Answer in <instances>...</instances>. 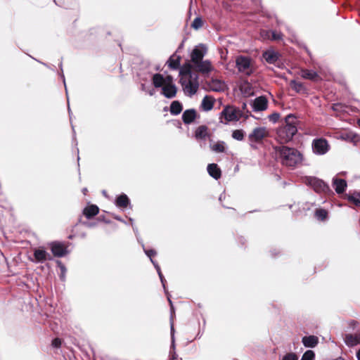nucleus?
Wrapping results in <instances>:
<instances>
[{"mask_svg":"<svg viewBox=\"0 0 360 360\" xmlns=\"http://www.w3.org/2000/svg\"><path fill=\"white\" fill-rule=\"evenodd\" d=\"M274 148L276 158L284 166L295 168L302 161V155L294 148L279 146Z\"/></svg>","mask_w":360,"mask_h":360,"instance_id":"nucleus-1","label":"nucleus"},{"mask_svg":"<svg viewBox=\"0 0 360 360\" xmlns=\"http://www.w3.org/2000/svg\"><path fill=\"white\" fill-rule=\"evenodd\" d=\"M297 117L289 114L285 117V124L277 129V139L281 143L290 141L297 132Z\"/></svg>","mask_w":360,"mask_h":360,"instance_id":"nucleus-2","label":"nucleus"},{"mask_svg":"<svg viewBox=\"0 0 360 360\" xmlns=\"http://www.w3.org/2000/svg\"><path fill=\"white\" fill-rule=\"evenodd\" d=\"M180 82L186 95L192 96L196 94L198 87V76L193 73L189 68L182 67L179 71Z\"/></svg>","mask_w":360,"mask_h":360,"instance_id":"nucleus-3","label":"nucleus"},{"mask_svg":"<svg viewBox=\"0 0 360 360\" xmlns=\"http://www.w3.org/2000/svg\"><path fill=\"white\" fill-rule=\"evenodd\" d=\"M236 67L239 72L245 75H251L255 70L253 60L245 56H238L236 58Z\"/></svg>","mask_w":360,"mask_h":360,"instance_id":"nucleus-4","label":"nucleus"},{"mask_svg":"<svg viewBox=\"0 0 360 360\" xmlns=\"http://www.w3.org/2000/svg\"><path fill=\"white\" fill-rule=\"evenodd\" d=\"M269 131L265 127H259L255 128L248 135V139L250 143H261L262 140L267 137Z\"/></svg>","mask_w":360,"mask_h":360,"instance_id":"nucleus-5","label":"nucleus"},{"mask_svg":"<svg viewBox=\"0 0 360 360\" xmlns=\"http://www.w3.org/2000/svg\"><path fill=\"white\" fill-rule=\"evenodd\" d=\"M184 67L189 68L191 70L193 69V70L202 74H209L213 70V66L211 62L208 60H202L193 65H188Z\"/></svg>","mask_w":360,"mask_h":360,"instance_id":"nucleus-6","label":"nucleus"},{"mask_svg":"<svg viewBox=\"0 0 360 360\" xmlns=\"http://www.w3.org/2000/svg\"><path fill=\"white\" fill-rule=\"evenodd\" d=\"M330 148L328 141L323 138L316 139L313 141L312 149L315 154L324 155Z\"/></svg>","mask_w":360,"mask_h":360,"instance_id":"nucleus-7","label":"nucleus"},{"mask_svg":"<svg viewBox=\"0 0 360 360\" xmlns=\"http://www.w3.org/2000/svg\"><path fill=\"white\" fill-rule=\"evenodd\" d=\"M207 53V48L203 44H199L193 49L191 53V63L193 65L202 60Z\"/></svg>","mask_w":360,"mask_h":360,"instance_id":"nucleus-8","label":"nucleus"},{"mask_svg":"<svg viewBox=\"0 0 360 360\" xmlns=\"http://www.w3.org/2000/svg\"><path fill=\"white\" fill-rule=\"evenodd\" d=\"M307 184H309L316 192H326L329 189L324 181L316 177L308 178Z\"/></svg>","mask_w":360,"mask_h":360,"instance_id":"nucleus-9","label":"nucleus"},{"mask_svg":"<svg viewBox=\"0 0 360 360\" xmlns=\"http://www.w3.org/2000/svg\"><path fill=\"white\" fill-rule=\"evenodd\" d=\"M239 112L232 107H226L221 113L226 122L237 121L239 120Z\"/></svg>","mask_w":360,"mask_h":360,"instance_id":"nucleus-10","label":"nucleus"},{"mask_svg":"<svg viewBox=\"0 0 360 360\" xmlns=\"http://www.w3.org/2000/svg\"><path fill=\"white\" fill-rule=\"evenodd\" d=\"M252 110L255 112L264 111L267 109L268 101L265 96H261L252 102Z\"/></svg>","mask_w":360,"mask_h":360,"instance_id":"nucleus-11","label":"nucleus"},{"mask_svg":"<svg viewBox=\"0 0 360 360\" xmlns=\"http://www.w3.org/2000/svg\"><path fill=\"white\" fill-rule=\"evenodd\" d=\"M51 250L55 257H62L68 253L65 245L59 242H53L50 244Z\"/></svg>","mask_w":360,"mask_h":360,"instance_id":"nucleus-12","label":"nucleus"},{"mask_svg":"<svg viewBox=\"0 0 360 360\" xmlns=\"http://www.w3.org/2000/svg\"><path fill=\"white\" fill-rule=\"evenodd\" d=\"M34 259L33 261L37 263H43L46 260L52 259V257L41 248L34 250Z\"/></svg>","mask_w":360,"mask_h":360,"instance_id":"nucleus-13","label":"nucleus"},{"mask_svg":"<svg viewBox=\"0 0 360 360\" xmlns=\"http://www.w3.org/2000/svg\"><path fill=\"white\" fill-rule=\"evenodd\" d=\"M162 94L168 98H172L176 96V87L175 84L173 83V79L172 78L170 81L166 83L165 85L162 88Z\"/></svg>","mask_w":360,"mask_h":360,"instance_id":"nucleus-14","label":"nucleus"},{"mask_svg":"<svg viewBox=\"0 0 360 360\" xmlns=\"http://www.w3.org/2000/svg\"><path fill=\"white\" fill-rule=\"evenodd\" d=\"M194 136L195 139L198 141H205L207 138L210 137V134L208 132V127L205 125H200L196 128L195 131Z\"/></svg>","mask_w":360,"mask_h":360,"instance_id":"nucleus-15","label":"nucleus"},{"mask_svg":"<svg viewBox=\"0 0 360 360\" xmlns=\"http://www.w3.org/2000/svg\"><path fill=\"white\" fill-rule=\"evenodd\" d=\"M172 79L171 76H167L166 77H164L160 74H155L153 77V84L155 86V87H163L164 85L166 84L167 82L170 81Z\"/></svg>","mask_w":360,"mask_h":360,"instance_id":"nucleus-16","label":"nucleus"},{"mask_svg":"<svg viewBox=\"0 0 360 360\" xmlns=\"http://www.w3.org/2000/svg\"><path fill=\"white\" fill-rule=\"evenodd\" d=\"M345 342L349 347H353L360 344V333L355 334H347L345 337Z\"/></svg>","mask_w":360,"mask_h":360,"instance_id":"nucleus-17","label":"nucleus"},{"mask_svg":"<svg viewBox=\"0 0 360 360\" xmlns=\"http://www.w3.org/2000/svg\"><path fill=\"white\" fill-rule=\"evenodd\" d=\"M264 59L269 64H274L279 58L278 53L274 50H268L263 53Z\"/></svg>","mask_w":360,"mask_h":360,"instance_id":"nucleus-18","label":"nucleus"},{"mask_svg":"<svg viewBox=\"0 0 360 360\" xmlns=\"http://www.w3.org/2000/svg\"><path fill=\"white\" fill-rule=\"evenodd\" d=\"M197 113L194 109L185 110L182 114V120L185 124H191L196 118Z\"/></svg>","mask_w":360,"mask_h":360,"instance_id":"nucleus-19","label":"nucleus"},{"mask_svg":"<svg viewBox=\"0 0 360 360\" xmlns=\"http://www.w3.org/2000/svg\"><path fill=\"white\" fill-rule=\"evenodd\" d=\"M333 186L338 193H342L347 187V182L344 179L333 178Z\"/></svg>","mask_w":360,"mask_h":360,"instance_id":"nucleus-20","label":"nucleus"},{"mask_svg":"<svg viewBox=\"0 0 360 360\" xmlns=\"http://www.w3.org/2000/svg\"><path fill=\"white\" fill-rule=\"evenodd\" d=\"M208 86L210 89V90L217 92L222 91L225 89L224 83L222 82L221 80L217 79H212L208 83Z\"/></svg>","mask_w":360,"mask_h":360,"instance_id":"nucleus-21","label":"nucleus"},{"mask_svg":"<svg viewBox=\"0 0 360 360\" xmlns=\"http://www.w3.org/2000/svg\"><path fill=\"white\" fill-rule=\"evenodd\" d=\"M302 342L306 347H314L319 342V338L314 335L304 336L302 338Z\"/></svg>","mask_w":360,"mask_h":360,"instance_id":"nucleus-22","label":"nucleus"},{"mask_svg":"<svg viewBox=\"0 0 360 360\" xmlns=\"http://www.w3.org/2000/svg\"><path fill=\"white\" fill-rule=\"evenodd\" d=\"M174 329L173 323H171V335H172V345L171 349L169 352V360H181V359H179L178 355L175 352V345H174Z\"/></svg>","mask_w":360,"mask_h":360,"instance_id":"nucleus-23","label":"nucleus"},{"mask_svg":"<svg viewBox=\"0 0 360 360\" xmlns=\"http://www.w3.org/2000/svg\"><path fill=\"white\" fill-rule=\"evenodd\" d=\"M207 172L209 174L215 179H218L221 176V170L217 164H209L207 166Z\"/></svg>","mask_w":360,"mask_h":360,"instance_id":"nucleus-24","label":"nucleus"},{"mask_svg":"<svg viewBox=\"0 0 360 360\" xmlns=\"http://www.w3.org/2000/svg\"><path fill=\"white\" fill-rule=\"evenodd\" d=\"M98 207L95 205H91L84 208L83 213L87 219H90L98 214Z\"/></svg>","mask_w":360,"mask_h":360,"instance_id":"nucleus-25","label":"nucleus"},{"mask_svg":"<svg viewBox=\"0 0 360 360\" xmlns=\"http://www.w3.org/2000/svg\"><path fill=\"white\" fill-rule=\"evenodd\" d=\"M210 148L215 153H224L226 150V143L224 141H219L217 142L210 143Z\"/></svg>","mask_w":360,"mask_h":360,"instance_id":"nucleus-26","label":"nucleus"},{"mask_svg":"<svg viewBox=\"0 0 360 360\" xmlns=\"http://www.w3.org/2000/svg\"><path fill=\"white\" fill-rule=\"evenodd\" d=\"M214 106V101L210 96H205L201 103V108L205 111H209L212 109Z\"/></svg>","mask_w":360,"mask_h":360,"instance_id":"nucleus-27","label":"nucleus"},{"mask_svg":"<svg viewBox=\"0 0 360 360\" xmlns=\"http://www.w3.org/2000/svg\"><path fill=\"white\" fill-rule=\"evenodd\" d=\"M129 204V200L125 194H122L116 198L115 205L118 207L125 208Z\"/></svg>","mask_w":360,"mask_h":360,"instance_id":"nucleus-28","label":"nucleus"},{"mask_svg":"<svg viewBox=\"0 0 360 360\" xmlns=\"http://www.w3.org/2000/svg\"><path fill=\"white\" fill-rule=\"evenodd\" d=\"M180 60L181 58L179 56L173 55L172 56L169 60L168 65L173 70H177L180 66Z\"/></svg>","mask_w":360,"mask_h":360,"instance_id":"nucleus-29","label":"nucleus"},{"mask_svg":"<svg viewBox=\"0 0 360 360\" xmlns=\"http://www.w3.org/2000/svg\"><path fill=\"white\" fill-rule=\"evenodd\" d=\"M182 110V105L180 102L174 101L170 105V113L174 115H179Z\"/></svg>","mask_w":360,"mask_h":360,"instance_id":"nucleus-30","label":"nucleus"},{"mask_svg":"<svg viewBox=\"0 0 360 360\" xmlns=\"http://www.w3.org/2000/svg\"><path fill=\"white\" fill-rule=\"evenodd\" d=\"M301 76L304 79H308L311 80H316V78L318 77V75L316 72L309 70H302Z\"/></svg>","mask_w":360,"mask_h":360,"instance_id":"nucleus-31","label":"nucleus"},{"mask_svg":"<svg viewBox=\"0 0 360 360\" xmlns=\"http://www.w3.org/2000/svg\"><path fill=\"white\" fill-rule=\"evenodd\" d=\"M290 87L297 93H303L305 91V88L302 83L298 82L295 80H292L290 83Z\"/></svg>","mask_w":360,"mask_h":360,"instance_id":"nucleus-32","label":"nucleus"},{"mask_svg":"<svg viewBox=\"0 0 360 360\" xmlns=\"http://www.w3.org/2000/svg\"><path fill=\"white\" fill-rule=\"evenodd\" d=\"M151 262L153 263V264L154 265L155 269L157 270V272L159 275V277L160 278V281H161V283L164 287V288H165V279L164 278V276L161 272V270H160V266L158 265V264L154 261L153 259H151Z\"/></svg>","mask_w":360,"mask_h":360,"instance_id":"nucleus-33","label":"nucleus"},{"mask_svg":"<svg viewBox=\"0 0 360 360\" xmlns=\"http://www.w3.org/2000/svg\"><path fill=\"white\" fill-rule=\"evenodd\" d=\"M151 262L153 263V264L154 265L155 269L157 270V272L159 275V277L160 278V281H161V283L164 287V288H165V279L164 278V276L161 272V270H160V266L158 265V264L154 261L153 259H151Z\"/></svg>","mask_w":360,"mask_h":360,"instance_id":"nucleus-34","label":"nucleus"},{"mask_svg":"<svg viewBox=\"0 0 360 360\" xmlns=\"http://www.w3.org/2000/svg\"><path fill=\"white\" fill-rule=\"evenodd\" d=\"M315 215L317 219L320 220H324L328 216V212L324 209H318L316 210Z\"/></svg>","mask_w":360,"mask_h":360,"instance_id":"nucleus-35","label":"nucleus"},{"mask_svg":"<svg viewBox=\"0 0 360 360\" xmlns=\"http://www.w3.org/2000/svg\"><path fill=\"white\" fill-rule=\"evenodd\" d=\"M349 200L353 202L356 206H360V191L356 192L348 197Z\"/></svg>","mask_w":360,"mask_h":360,"instance_id":"nucleus-36","label":"nucleus"},{"mask_svg":"<svg viewBox=\"0 0 360 360\" xmlns=\"http://www.w3.org/2000/svg\"><path fill=\"white\" fill-rule=\"evenodd\" d=\"M232 137L236 140L242 141L244 138V132L243 130H234L232 133Z\"/></svg>","mask_w":360,"mask_h":360,"instance_id":"nucleus-37","label":"nucleus"},{"mask_svg":"<svg viewBox=\"0 0 360 360\" xmlns=\"http://www.w3.org/2000/svg\"><path fill=\"white\" fill-rule=\"evenodd\" d=\"M202 20L200 18L198 17L194 19L191 24V27L195 30H198L202 26Z\"/></svg>","mask_w":360,"mask_h":360,"instance_id":"nucleus-38","label":"nucleus"},{"mask_svg":"<svg viewBox=\"0 0 360 360\" xmlns=\"http://www.w3.org/2000/svg\"><path fill=\"white\" fill-rule=\"evenodd\" d=\"M315 354L312 350H307L304 353L301 360H313L314 359Z\"/></svg>","mask_w":360,"mask_h":360,"instance_id":"nucleus-39","label":"nucleus"},{"mask_svg":"<svg viewBox=\"0 0 360 360\" xmlns=\"http://www.w3.org/2000/svg\"><path fill=\"white\" fill-rule=\"evenodd\" d=\"M269 120L274 123H276L280 117V114L278 112H274L268 116Z\"/></svg>","mask_w":360,"mask_h":360,"instance_id":"nucleus-40","label":"nucleus"},{"mask_svg":"<svg viewBox=\"0 0 360 360\" xmlns=\"http://www.w3.org/2000/svg\"><path fill=\"white\" fill-rule=\"evenodd\" d=\"M282 360H297V356L294 353H288L283 357Z\"/></svg>","mask_w":360,"mask_h":360,"instance_id":"nucleus-41","label":"nucleus"},{"mask_svg":"<svg viewBox=\"0 0 360 360\" xmlns=\"http://www.w3.org/2000/svg\"><path fill=\"white\" fill-rule=\"evenodd\" d=\"M144 252L146 255L150 258V259H153L152 257L156 255V252L154 250H146L144 249Z\"/></svg>","mask_w":360,"mask_h":360,"instance_id":"nucleus-42","label":"nucleus"},{"mask_svg":"<svg viewBox=\"0 0 360 360\" xmlns=\"http://www.w3.org/2000/svg\"><path fill=\"white\" fill-rule=\"evenodd\" d=\"M271 37H272L273 39L278 40V39H281L282 38V34L280 32H271Z\"/></svg>","mask_w":360,"mask_h":360,"instance_id":"nucleus-43","label":"nucleus"},{"mask_svg":"<svg viewBox=\"0 0 360 360\" xmlns=\"http://www.w3.org/2000/svg\"><path fill=\"white\" fill-rule=\"evenodd\" d=\"M61 345V340L59 339V338H55L53 341H52V345L54 347H59Z\"/></svg>","mask_w":360,"mask_h":360,"instance_id":"nucleus-44","label":"nucleus"},{"mask_svg":"<svg viewBox=\"0 0 360 360\" xmlns=\"http://www.w3.org/2000/svg\"><path fill=\"white\" fill-rule=\"evenodd\" d=\"M141 89L144 91H146L150 96H153L154 94V90L153 89L147 90L146 88V85L143 84H141Z\"/></svg>","mask_w":360,"mask_h":360,"instance_id":"nucleus-45","label":"nucleus"},{"mask_svg":"<svg viewBox=\"0 0 360 360\" xmlns=\"http://www.w3.org/2000/svg\"><path fill=\"white\" fill-rule=\"evenodd\" d=\"M356 358L358 360H360V349L356 352Z\"/></svg>","mask_w":360,"mask_h":360,"instance_id":"nucleus-46","label":"nucleus"},{"mask_svg":"<svg viewBox=\"0 0 360 360\" xmlns=\"http://www.w3.org/2000/svg\"><path fill=\"white\" fill-rule=\"evenodd\" d=\"M82 192H83V193L85 195V194H86V193L87 192V188H83Z\"/></svg>","mask_w":360,"mask_h":360,"instance_id":"nucleus-47","label":"nucleus"},{"mask_svg":"<svg viewBox=\"0 0 360 360\" xmlns=\"http://www.w3.org/2000/svg\"><path fill=\"white\" fill-rule=\"evenodd\" d=\"M168 300H169V303H170L171 307L172 308V301H171V300H170L169 298H168Z\"/></svg>","mask_w":360,"mask_h":360,"instance_id":"nucleus-48","label":"nucleus"},{"mask_svg":"<svg viewBox=\"0 0 360 360\" xmlns=\"http://www.w3.org/2000/svg\"><path fill=\"white\" fill-rule=\"evenodd\" d=\"M102 193H103V194L105 196H106V195H106V191H103V192H102Z\"/></svg>","mask_w":360,"mask_h":360,"instance_id":"nucleus-49","label":"nucleus"},{"mask_svg":"<svg viewBox=\"0 0 360 360\" xmlns=\"http://www.w3.org/2000/svg\"><path fill=\"white\" fill-rule=\"evenodd\" d=\"M61 269H62L63 271H65V267L63 266H61Z\"/></svg>","mask_w":360,"mask_h":360,"instance_id":"nucleus-50","label":"nucleus"},{"mask_svg":"<svg viewBox=\"0 0 360 360\" xmlns=\"http://www.w3.org/2000/svg\"><path fill=\"white\" fill-rule=\"evenodd\" d=\"M221 199H222V195H220L219 200H221Z\"/></svg>","mask_w":360,"mask_h":360,"instance_id":"nucleus-51","label":"nucleus"},{"mask_svg":"<svg viewBox=\"0 0 360 360\" xmlns=\"http://www.w3.org/2000/svg\"><path fill=\"white\" fill-rule=\"evenodd\" d=\"M63 77L64 78V76L63 75ZM63 82L65 83V80L63 79Z\"/></svg>","mask_w":360,"mask_h":360,"instance_id":"nucleus-52","label":"nucleus"},{"mask_svg":"<svg viewBox=\"0 0 360 360\" xmlns=\"http://www.w3.org/2000/svg\"><path fill=\"white\" fill-rule=\"evenodd\" d=\"M359 126H360V120H359Z\"/></svg>","mask_w":360,"mask_h":360,"instance_id":"nucleus-53","label":"nucleus"}]
</instances>
